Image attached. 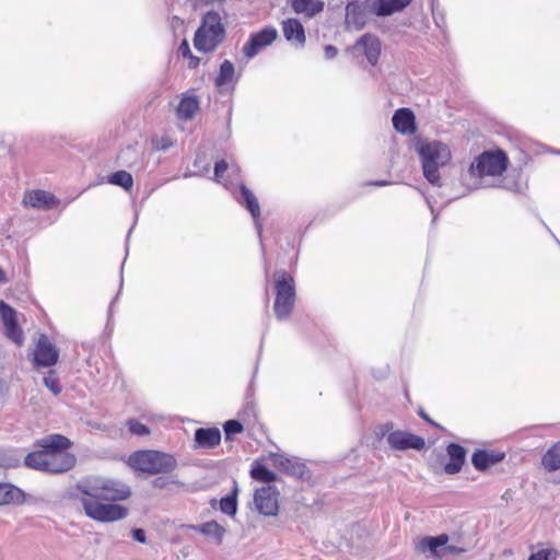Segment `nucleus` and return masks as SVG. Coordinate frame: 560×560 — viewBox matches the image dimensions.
I'll return each instance as SVG.
<instances>
[{
  "label": "nucleus",
  "instance_id": "14",
  "mask_svg": "<svg viewBox=\"0 0 560 560\" xmlns=\"http://www.w3.org/2000/svg\"><path fill=\"white\" fill-rule=\"evenodd\" d=\"M351 50L362 52L368 61L375 66L381 55V42L375 35L364 34L351 47Z\"/></svg>",
  "mask_w": 560,
  "mask_h": 560
},
{
  "label": "nucleus",
  "instance_id": "41",
  "mask_svg": "<svg viewBox=\"0 0 560 560\" xmlns=\"http://www.w3.org/2000/svg\"><path fill=\"white\" fill-rule=\"evenodd\" d=\"M179 50L180 52L186 56V57H189L191 55V51H190V48H189V45L187 43V40H184L180 46H179Z\"/></svg>",
  "mask_w": 560,
  "mask_h": 560
},
{
  "label": "nucleus",
  "instance_id": "13",
  "mask_svg": "<svg viewBox=\"0 0 560 560\" xmlns=\"http://www.w3.org/2000/svg\"><path fill=\"white\" fill-rule=\"evenodd\" d=\"M58 361V350L56 347L49 341V339L42 335L38 338L35 351H34V362L37 366H51L55 365Z\"/></svg>",
  "mask_w": 560,
  "mask_h": 560
},
{
  "label": "nucleus",
  "instance_id": "44",
  "mask_svg": "<svg viewBox=\"0 0 560 560\" xmlns=\"http://www.w3.org/2000/svg\"><path fill=\"white\" fill-rule=\"evenodd\" d=\"M189 57L191 58L190 66L196 67V66H197V63H198V59H197V58H195V57H194V56H191V55H190Z\"/></svg>",
  "mask_w": 560,
  "mask_h": 560
},
{
  "label": "nucleus",
  "instance_id": "37",
  "mask_svg": "<svg viewBox=\"0 0 560 560\" xmlns=\"http://www.w3.org/2000/svg\"><path fill=\"white\" fill-rule=\"evenodd\" d=\"M243 431V425L236 420H229L224 423V432L229 438L232 434L241 433Z\"/></svg>",
  "mask_w": 560,
  "mask_h": 560
},
{
  "label": "nucleus",
  "instance_id": "12",
  "mask_svg": "<svg viewBox=\"0 0 560 560\" xmlns=\"http://www.w3.org/2000/svg\"><path fill=\"white\" fill-rule=\"evenodd\" d=\"M277 30L266 27L253 34L243 47V52L247 59L254 58L261 49L271 45L277 38Z\"/></svg>",
  "mask_w": 560,
  "mask_h": 560
},
{
  "label": "nucleus",
  "instance_id": "35",
  "mask_svg": "<svg viewBox=\"0 0 560 560\" xmlns=\"http://www.w3.org/2000/svg\"><path fill=\"white\" fill-rule=\"evenodd\" d=\"M44 384L54 395H58L61 392V386L59 384V378H58L57 374L54 371H50L44 377Z\"/></svg>",
  "mask_w": 560,
  "mask_h": 560
},
{
  "label": "nucleus",
  "instance_id": "34",
  "mask_svg": "<svg viewBox=\"0 0 560 560\" xmlns=\"http://www.w3.org/2000/svg\"><path fill=\"white\" fill-rule=\"evenodd\" d=\"M559 552L553 548L539 549L532 553L528 560H557Z\"/></svg>",
  "mask_w": 560,
  "mask_h": 560
},
{
  "label": "nucleus",
  "instance_id": "25",
  "mask_svg": "<svg viewBox=\"0 0 560 560\" xmlns=\"http://www.w3.org/2000/svg\"><path fill=\"white\" fill-rule=\"evenodd\" d=\"M283 35L284 37L292 42L295 40L301 46L305 43V34L302 24L294 19H289L282 24Z\"/></svg>",
  "mask_w": 560,
  "mask_h": 560
},
{
  "label": "nucleus",
  "instance_id": "22",
  "mask_svg": "<svg viewBox=\"0 0 560 560\" xmlns=\"http://www.w3.org/2000/svg\"><path fill=\"white\" fill-rule=\"evenodd\" d=\"M195 441L199 447L213 448L220 444L221 432L217 428H201L196 430Z\"/></svg>",
  "mask_w": 560,
  "mask_h": 560
},
{
  "label": "nucleus",
  "instance_id": "6",
  "mask_svg": "<svg viewBox=\"0 0 560 560\" xmlns=\"http://www.w3.org/2000/svg\"><path fill=\"white\" fill-rule=\"evenodd\" d=\"M275 315L279 320H285L292 313L295 304V281L284 270L275 272Z\"/></svg>",
  "mask_w": 560,
  "mask_h": 560
},
{
  "label": "nucleus",
  "instance_id": "33",
  "mask_svg": "<svg viewBox=\"0 0 560 560\" xmlns=\"http://www.w3.org/2000/svg\"><path fill=\"white\" fill-rule=\"evenodd\" d=\"M220 510L230 516L235 515L237 510L236 497L228 495L220 501Z\"/></svg>",
  "mask_w": 560,
  "mask_h": 560
},
{
  "label": "nucleus",
  "instance_id": "9",
  "mask_svg": "<svg viewBox=\"0 0 560 560\" xmlns=\"http://www.w3.org/2000/svg\"><path fill=\"white\" fill-rule=\"evenodd\" d=\"M381 435L386 436L388 445L395 451H420L425 445L424 439L421 436L401 430L393 431L392 423L381 427Z\"/></svg>",
  "mask_w": 560,
  "mask_h": 560
},
{
  "label": "nucleus",
  "instance_id": "29",
  "mask_svg": "<svg viewBox=\"0 0 560 560\" xmlns=\"http://www.w3.org/2000/svg\"><path fill=\"white\" fill-rule=\"evenodd\" d=\"M199 108L198 100L195 96H184L178 105L179 118L191 119Z\"/></svg>",
  "mask_w": 560,
  "mask_h": 560
},
{
  "label": "nucleus",
  "instance_id": "46",
  "mask_svg": "<svg viewBox=\"0 0 560 560\" xmlns=\"http://www.w3.org/2000/svg\"><path fill=\"white\" fill-rule=\"evenodd\" d=\"M206 2H212V3H223L225 0H205Z\"/></svg>",
  "mask_w": 560,
  "mask_h": 560
},
{
  "label": "nucleus",
  "instance_id": "18",
  "mask_svg": "<svg viewBox=\"0 0 560 560\" xmlns=\"http://www.w3.org/2000/svg\"><path fill=\"white\" fill-rule=\"evenodd\" d=\"M411 0H371V9L378 16L392 15L404 10Z\"/></svg>",
  "mask_w": 560,
  "mask_h": 560
},
{
  "label": "nucleus",
  "instance_id": "7",
  "mask_svg": "<svg viewBox=\"0 0 560 560\" xmlns=\"http://www.w3.org/2000/svg\"><path fill=\"white\" fill-rule=\"evenodd\" d=\"M508 167V158L502 151H486L475 159L469 167L471 177L482 179L503 174Z\"/></svg>",
  "mask_w": 560,
  "mask_h": 560
},
{
  "label": "nucleus",
  "instance_id": "47",
  "mask_svg": "<svg viewBox=\"0 0 560 560\" xmlns=\"http://www.w3.org/2000/svg\"><path fill=\"white\" fill-rule=\"evenodd\" d=\"M420 416H421L423 419L429 420V419H428V417H427V415H425L424 412H422V411H421V412H420Z\"/></svg>",
  "mask_w": 560,
  "mask_h": 560
},
{
  "label": "nucleus",
  "instance_id": "15",
  "mask_svg": "<svg viewBox=\"0 0 560 560\" xmlns=\"http://www.w3.org/2000/svg\"><path fill=\"white\" fill-rule=\"evenodd\" d=\"M0 314L5 328L7 337L14 341L16 345H22L23 332L18 326L15 311L4 302H1Z\"/></svg>",
  "mask_w": 560,
  "mask_h": 560
},
{
  "label": "nucleus",
  "instance_id": "30",
  "mask_svg": "<svg viewBox=\"0 0 560 560\" xmlns=\"http://www.w3.org/2000/svg\"><path fill=\"white\" fill-rule=\"evenodd\" d=\"M542 466L548 471L560 469V442L546 452L542 457Z\"/></svg>",
  "mask_w": 560,
  "mask_h": 560
},
{
  "label": "nucleus",
  "instance_id": "20",
  "mask_svg": "<svg viewBox=\"0 0 560 560\" xmlns=\"http://www.w3.org/2000/svg\"><path fill=\"white\" fill-rule=\"evenodd\" d=\"M504 458L503 453H495L492 451L478 450L471 456L472 466L479 470L483 471L489 467L498 464Z\"/></svg>",
  "mask_w": 560,
  "mask_h": 560
},
{
  "label": "nucleus",
  "instance_id": "4",
  "mask_svg": "<svg viewBox=\"0 0 560 560\" xmlns=\"http://www.w3.org/2000/svg\"><path fill=\"white\" fill-rule=\"evenodd\" d=\"M128 465L135 470L158 475L173 471L177 460L173 455L159 451H137L129 456Z\"/></svg>",
  "mask_w": 560,
  "mask_h": 560
},
{
  "label": "nucleus",
  "instance_id": "40",
  "mask_svg": "<svg viewBox=\"0 0 560 560\" xmlns=\"http://www.w3.org/2000/svg\"><path fill=\"white\" fill-rule=\"evenodd\" d=\"M132 537L135 540L144 544L147 541L145 533L141 528H136L132 530Z\"/></svg>",
  "mask_w": 560,
  "mask_h": 560
},
{
  "label": "nucleus",
  "instance_id": "3",
  "mask_svg": "<svg viewBox=\"0 0 560 560\" xmlns=\"http://www.w3.org/2000/svg\"><path fill=\"white\" fill-rule=\"evenodd\" d=\"M416 151L424 178L433 186L441 187V171L451 164L452 151L448 144L438 140H419Z\"/></svg>",
  "mask_w": 560,
  "mask_h": 560
},
{
  "label": "nucleus",
  "instance_id": "23",
  "mask_svg": "<svg viewBox=\"0 0 560 560\" xmlns=\"http://www.w3.org/2000/svg\"><path fill=\"white\" fill-rule=\"evenodd\" d=\"M25 501L24 492L11 485V483H0V506L15 504L21 505Z\"/></svg>",
  "mask_w": 560,
  "mask_h": 560
},
{
  "label": "nucleus",
  "instance_id": "8",
  "mask_svg": "<svg viewBox=\"0 0 560 560\" xmlns=\"http://www.w3.org/2000/svg\"><path fill=\"white\" fill-rule=\"evenodd\" d=\"M413 544L417 552L436 559H443L465 551L464 548L451 545L446 534L418 537L415 539Z\"/></svg>",
  "mask_w": 560,
  "mask_h": 560
},
{
  "label": "nucleus",
  "instance_id": "2",
  "mask_svg": "<svg viewBox=\"0 0 560 560\" xmlns=\"http://www.w3.org/2000/svg\"><path fill=\"white\" fill-rule=\"evenodd\" d=\"M37 451L30 453L24 464L28 468L60 474L71 469L75 464V457L66 452L71 442L61 434H50L36 441Z\"/></svg>",
  "mask_w": 560,
  "mask_h": 560
},
{
  "label": "nucleus",
  "instance_id": "16",
  "mask_svg": "<svg viewBox=\"0 0 560 560\" xmlns=\"http://www.w3.org/2000/svg\"><path fill=\"white\" fill-rule=\"evenodd\" d=\"M23 202L25 206L37 208V209H50L57 205V199L50 192L45 190H32L27 192Z\"/></svg>",
  "mask_w": 560,
  "mask_h": 560
},
{
  "label": "nucleus",
  "instance_id": "32",
  "mask_svg": "<svg viewBox=\"0 0 560 560\" xmlns=\"http://www.w3.org/2000/svg\"><path fill=\"white\" fill-rule=\"evenodd\" d=\"M250 477L257 481L267 483L275 481L277 478L273 471L260 464H257L252 468Z\"/></svg>",
  "mask_w": 560,
  "mask_h": 560
},
{
  "label": "nucleus",
  "instance_id": "17",
  "mask_svg": "<svg viewBox=\"0 0 560 560\" xmlns=\"http://www.w3.org/2000/svg\"><path fill=\"white\" fill-rule=\"evenodd\" d=\"M450 460L444 466V471L448 475H455L460 471L466 457V451L463 446L451 443L447 448Z\"/></svg>",
  "mask_w": 560,
  "mask_h": 560
},
{
  "label": "nucleus",
  "instance_id": "39",
  "mask_svg": "<svg viewBox=\"0 0 560 560\" xmlns=\"http://www.w3.org/2000/svg\"><path fill=\"white\" fill-rule=\"evenodd\" d=\"M338 54V49L334 45H326L324 48V55L327 60L334 59Z\"/></svg>",
  "mask_w": 560,
  "mask_h": 560
},
{
  "label": "nucleus",
  "instance_id": "10",
  "mask_svg": "<svg viewBox=\"0 0 560 560\" xmlns=\"http://www.w3.org/2000/svg\"><path fill=\"white\" fill-rule=\"evenodd\" d=\"M257 511L265 516H276L279 510V491L275 486L258 488L254 494Z\"/></svg>",
  "mask_w": 560,
  "mask_h": 560
},
{
  "label": "nucleus",
  "instance_id": "19",
  "mask_svg": "<svg viewBox=\"0 0 560 560\" xmlns=\"http://www.w3.org/2000/svg\"><path fill=\"white\" fill-rule=\"evenodd\" d=\"M392 120L394 128L400 133L410 135L416 131L415 115L408 108L396 110Z\"/></svg>",
  "mask_w": 560,
  "mask_h": 560
},
{
  "label": "nucleus",
  "instance_id": "26",
  "mask_svg": "<svg viewBox=\"0 0 560 560\" xmlns=\"http://www.w3.org/2000/svg\"><path fill=\"white\" fill-rule=\"evenodd\" d=\"M292 9L295 13L314 16L323 11L324 3L315 0H292Z\"/></svg>",
  "mask_w": 560,
  "mask_h": 560
},
{
  "label": "nucleus",
  "instance_id": "11",
  "mask_svg": "<svg viewBox=\"0 0 560 560\" xmlns=\"http://www.w3.org/2000/svg\"><path fill=\"white\" fill-rule=\"evenodd\" d=\"M371 9L370 0H354L346 7V25L351 30H361L369 21Z\"/></svg>",
  "mask_w": 560,
  "mask_h": 560
},
{
  "label": "nucleus",
  "instance_id": "21",
  "mask_svg": "<svg viewBox=\"0 0 560 560\" xmlns=\"http://www.w3.org/2000/svg\"><path fill=\"white\" fill-rule=\"evenodd\" d=\"M241 195H242V198L240 199V202L242 205H244L247 208V210L250 212V214L254 219V222H255L257 233L260 236L262 226L259 221L260 207H259L258 200L255 197V195L244 185L241 186Z\"/></svg>",
  "mask_w": 560,
  "mask_h": 560
},
{
  "label": "nucleus",
  "instance_id": "43",
  "mask_svg": "<svg viewBox=\"0 0 560 560\" xmlns=\"http://www.w3.org/2000/svg\"><path fill=\"white\" fill-rule=\"evenodd\" d=\"M171 23H172V26L175 27L177 25H182L183 21L178 16H173Z\"/></svg>",
  "mask_w": 560,
  "mask_h": 560
},
{
  "label": "nucleus",
  "instance_id": "42",
  "mask_svg": "<svg viewBox=\"0 0 560 560\" xmlns=\"http://www.w3.org/2000/svg\"><path fill=\"white\" fill-rule=\"evenodd\" d=\"M167 483H168V480L165 478H156L153 481V486L156 488H164V487H166Z\"/></svg>",
  "mask_w": 560,
  "mask_h": 560
},
{
  "label": "nucleus",
  "instance_id": "36",
  "mask_svg": "<svg viewBox=\"0 0 560 560\" xmlns=\"http://www.w3.org/2000/svg\"><path fill=\"white\" fill-rule=\"evenodd\" d=\"M127 425H128L129 431L135 435L143 436V435H147L150 433L149 428L147 425L140 423L137 420H133V419L129 420L127 422Z\"/></svg>",
  "mask_w": 560,
  "mask_h": 560
},
{
  "label": "nucleus",
  "instance_id": "24",
  "mask_svg": "<svg viewBox=\"0 0 560 560\" xmlns=\"http://www.w3.org/2000/svg\"><path fill=\"white\" fill-rule=\"evenodd\" d=\"M191 528L205 536L212 538L220 545L225 535V528L215 521H209L200 525H194Z\"/></svg>",
  "mask_w": 560,
  "mask_h": 560
},
{
  "label": "nucleus",
  "instance_id": "27",
  "mask_svg": "<svg viewBox=\"0 0 560 560\" xmlns=\"http://www.w3.org/2000/svg\"><path fill=\"white\" fill-rule=\"evenodd\" d=\"M235 70L231 61L224 60L221 63L219 74L215 78V85L220 89L233 85L235 83Z\"/></svg>",
  "mask_w": 560,
  "mask_h": 560
},
{
  "label": "nucleus",
  "instance_id": "5",
  "mask_svg": "<svg viewBox=\"0 0 560 560\" xmlns=\"http://www.w3.org/2000/svg\"><path fill=\"white\" fill-rule=\"evenodd\" d=\"M224 36L225 30L220 14L214 11L207 12L195 34V48L203 52L212 51L224 39Z\"/></svg>",
  "mask_w": 560,
  "mask_h": 560
},
{
  "label": "nucleus",
  "instance_id": "45",
  "mask_svg": "<svg viewBox=\"0 0 560 560\" xmlns=\"http://www.w3.org/2000/svg\"><path fill=\"white\" fill-rule=\"evenodd\" d=\"M5 281V275L3 272V270L0 268V282H3Z\"/></svg>",
  "mask_w": 560,
  "mask_h": 560
},
{
  "label": "nucleus",
  "instance_id": "1",
  "mask_svg": "<svg viewBox=\"0 0 560 560\" xmlns=\"http://www.w3.org/2000/svg\"><path fill=\"white\" fill-rule=\"evenodd\" d=\"M78 490L82 494L80 502L88 517L101 523L124 520L128 509L115 502L128 499L131 490L128 485L104 477L81 481Z\"/></svg>",
  "mask_w": 560,
  "mask_h": 560
},
{
  "label": "nucleus",
  "instance_id": "28",
  "mask_svg": "<svg viewBox=\"0 0 560 560\" xmlns=\"http://www.w3.org/2000/svg\"><path fill=\"white\" fill-rule=\"evenodd\" d=\"M273 464L290 475H299L302 476L304 472V465L298 463L294 459L288 458L283 455H275L273 456Z\"/></svg>",
  "mask_w": 560,
  "mask_h": 560
},
{
  "label": "nucleus",
  "instance_id": "31",
  "mask_svg": "<svg viewBox=\"0 0 560 560\" xmlns=\"http://www.w3.org/2000/svg\"><path fill=\"white\" fill-rule=\"evenodd\" d=\"M108 183L115 186L122 187L125 190H130L133 185L132 176L127 171H118L108 177Z\"/></svg>",
  "mask_w": 560,
  "mask_h": 560
},
{
  "label": "nucleus",
  "instance_id": "38",
  "mask_svg": "<svg viewBox=\"0 0 560 560\" xmlns=\"http://www.w3.org/2000/svg\"><path fill=\"white\" fill-rule=\"evenodd\" d=\"M229 168L228 163L224 160L218 161L214 165V180L223 184V173Z\"/></svg>",
  "mask_w": 560,
  "mask_h": 560
}]
</instances>
